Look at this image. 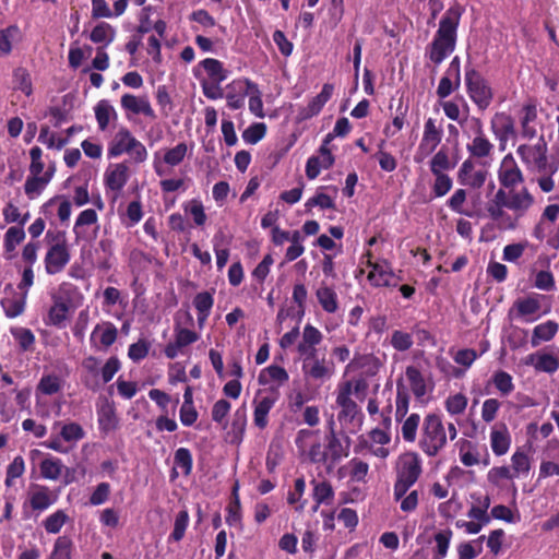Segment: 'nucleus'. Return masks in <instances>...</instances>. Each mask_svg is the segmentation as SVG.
Instances as JSON below:
<instances>
[{
    "label": "nucleus",
    "mask_w": 559,
    "mask_h": 559,
    "mask_svg": "<svg viewBox=\"0 0 559 559\" xmlns=\"http://www.w3.org/2000/svg\"><path fill=\"white\" fill-rule=\"evenodd\" d=\"M117 335H118V330L115 326V324L109 321H105V322L98 323L94 328V330L91 334V343H93L95 346H97L96 340H98L100 346L108 348L116 342Z\"/></svg>",
    "instance_id": "22"
},
{
    "label": "nucleus",
    "mask_w": 559,
    "mask_h": 559,
    "mask_svg": "<svg viewBox=\"0 0 559 559\" xmlns=\"http://www.w3.org/2000/svg\"><path fill=\"white\" fill-rule=\"evenodd\" d=\"M25 471V463L22 456H15L7 467L5 486L11 487L13 480L23 475Z\"/></svg>",
    "instance_id": "56"
},
{
    "label": "nucleus",
    "mask_w": 559,
    "mask_h": 559,
    "mask_svg": "<svg viewBox=\"0 0 559 559\" xmlns=\"http://www.w3.org/2000/svg\"><path fill=\"white\" fill-rule=\"evenodd\" d=\"M531 468L528 455L522 451L516 450L511 457V471L515 477L527 475Z\"/></svg>",
    "instance_id": "44"
},
{
    "label": "nucleus",
    "mask_w": 559,
    "mask_h": 559,
    "mask_svg": "<svg viewBox=\"0 0 559 559\" xmlns=\"http://www.w3.org/2000/svg\"><path fill=\"white\" fill-rule=\"evenodd\" d=\"M85 432L76 423L64 424L60 430V437L67 442H76L83 439Z\"/></svg>",
    "instance_id": "58"
},
{
    "label": "nucleus",
    "mask_w": 559,
    "mask_h": 559,
    "mask_svg": "<svg viewBox=\"0 0 559 559\" xmlns=\"http://www.w3.org/2000/svg\"><path fill=\"white\" fill-rule=\"evenodd\" d=\"M492 383L502 396L509 395L514 390L512 377L503 370L495 372Z\"/></svg>",
    "instance_id": "49"
},
{
    "label": "nucleus",
    "mask_w": 559,
    "mask_h": 559,
    "mask_svg": "<svg viewBox=\"0 0 559 559\" xmlns=\"http://www.w3.org/2000/svg\"><path fill=\"white\" fill-rule=\"evenodd\" d=\"M430 171L433 175H439L444 173L445 170L453 169L456 165V162H452L448 148L442 146L431 158L430 160Z\"/></svg>",
    "instance_id": "39"
},
{
    "label": "nucleus",
    "mask_w": 559,
    "mask_h": 559,
    "mask_svg": "<svg viewBox=\"0 0 559 559\" xmlns=\"http://www.w3.org/2000/svg\"><path fill=\"white\" fill-rule=\"evenodd\" d=\"M547 146L543 138H540L539 142L535 145H520L516 150L518 155L522 158V160L528 165L537 169L538 171H544L547 166Z\"/></svg>",
    "instance_id": "9"
},
{
    "label": "nucleus",
    "mask_w": 559,
    "mask_h": 559,
    "mask_svg": "<svg viewBox=\"0 0 559 559\" xmlns=\"http://www.w3.org/2000/svg\"><path fill=\"white\" fill-rule=\"evenodd\" d=\"M419 424L420 416L418 414H412L403 421L402 436L405 441L414 442L416 440Z\"/></svg>",
    "instance_id": "50"
},
{
    "label": "nucleus",
    "mask_w": 559,
    "mask_h": 559,
    "mask_svg": "<svg viewBox=\"0 0 559 559\" xmlns=\"http://www.w3.org/2000/svg\"><path fill=\"white\" fill-rule=\"evenodd\" d=\"M230 408H231V405L228 401L222 399V400H218L214 405H213V408H212V419L217 423V424H221L223 425V427H226V416L228 415V413L230 412Z\"/></svg>",
    "instance_id": "61"
},
{
    "label": "nucleus",
    "mask_w": 559,
    "mask_h": 559,
    "mask_svg": "<svg viewBox=\"0 0 559 559\" xmlns=\"http://www.w3.org/2000/svg\"><path fill=\"white\" fill-rule=\"evenodd\" d=\"M490 445L492 452L501 456L506 454L511 445V436L504 424L495 426L490 432Z\"/></svg>",
    "instance_id": "21"
},
{
    "label": "nucleus",
    "mask_w": 559,
    "mask_h": 559,
    "mask_svg": "<svg viewBox=\"0 0 559 559\" xmlns=\"http://www.w3.org/2000/svg\"><path fill=\"white\" fill-rule=\"evenodd\" d=\"M409 394L402 379L396 381V409L395 419L401 421L408 412L409 406Z\"/></svg>",
    "instance_id": "41"
},
{
    "label": "nucleus",
    "mask_w": 559,
    "mask_h": 559,
    "mask_svg": "<svg viewBox=\"0 0 559 559\" xmlns=\"http://www.w3.org/2000/svg\"><path fill=\"white\" fill-rule=\"evenodd\" d=\"M46 239L52 242V245L45 255V270L47 274L55 275L60 273L69 263L70 252L63 233L52 235V233L48 231Z\"/></svg>",
    "instance_id": "5"
},
{
    "label": "nucleus",
    "mask_w": 559,
    "mask_h": 559,
    "mask_svg": "<svg viewBox=\"0 0 559 559\" xmlns=\"http://www.w3.org/2000/svg\"><path fill=\"white\" fill-rule=\"evenodd\" d=\"M68 520L69 516L63 510H57L45 519L43 525L47 533L58 534Z\"/></svg>",
    "instance_id": "46"
},
{
    "label": "nucleus",
    "mask_w": 559,
    "mask_h": 559,
    "mask_svg": "<svg viewBox=\"0 0 559 559\" xmlns=\"http://www.w3.org/2000/svg\"><path fill=\"white\" fill-rule=\"evenodd\" d=\"M175 338L169 342L165 348V356L169 359L176 358L179 354H183L185 347L195 343L199 340V334L179 324L175 325Z\"/></svg>",
    "instance_id": "11"
},
{
    "label": "nucleus",
    "mask_w": 559,
    "mask_h": 559,
    "mask_svg": "<svg viewBox=\"0 0 559 559\" xmlns=\"http://www.w3.org/2000/svg\"><path fill=\"white\" fill-rule=\"evenodd\" d=\"M295 444L302 460L313 464L329 462L326 448L319 439V430L300 429L296 435Z\"/></svg>",
    "instance_id": "4"
},
{
    "label": "nucleus",
    "mask_w": 559,
    "mask_h": 559,
    "mask_svg": "<svg viewBox=\"0 0 559 559\" xmlns=\"http://www.w3.org/2000/svg\"><path fill=\"white\" fill-rule=\"evenodd\" d=\"M247 86L245 95H249V110L257 117L263 118V102L258 85L250 80L243 82Z\"/></svg>",
    "instance_id": "37"
},
{
    "label": "nucleus",
    "mask_w": 559,
    "mask_h": 559,
    "mask_svg": "<svg viewBox=\"0 0 559 559\" xmlns=\"http://www.w3.org/2000/svg\"><path fill=\"white\" fill-rule=\"evenodd\" d=\"M128 181V167L120 163L106 174V186L112 191H120Z\"/></svg>",
    "instance_id": "35"
},
{
    "label": "nucleus",
    "mask_w": 559,
    "mask_h": 559,
    "mask_svg": "<svg viewBox=\"0 0 559 559\" xmlns=\"http://www.w3.org/2000/svg\"><path fill=\"white\" fill-rule=\"evenodd\" d=\"M73 542L69 536H59L53 544L49 559H72Z\"/></svg>",
    "instance_id": "42"
},
{
    "label": "nucleus",
    "mask_w": 559,
    "mask_h": 559,
    "mask_svg": "<svg viewBox=\"0 0 559 559\" xmlns=\"http://www.w3.org/2000/svg\"><path fill=\"white\" fill-rule=\"evenodd\" d=\"M115 37L116 29L106 22H100L97 24L90 35V38L93 43L103 44L104 46L111 44Z\"/></svg>",
    "instance_id": "40"
},
{
    "label": "nucleus",
    "mask_w": 559,
    "mask_h": 559,
    "mask_svg": "<svg viewBox=\"0 0 559 559\" xmlns=\"http://www.w3.org/2000/svg\"><path fill=\"white\" fill-rule=\"evenodd\" d=\"M265 376L270 378V380L278 382L280 384L286 382L288 380L287 371L280 366L272 365L265 368L259 376L260 383H266L267 380H264Z\"/></svg>",
    "instance_id": "55"
},
{
    "label": "nucleus",
    "mask_w": 559,
    "mask_h": 559,
    "mask_svg": "<svg viewBox=\"0 0 559 559\" xmlns=\"http://www.w3.org/2000/svg\"><path fill=\"white\" fill-rule=\"evenodd\" d=\"M534 202V197L526 188H522L521 190L510 189V200L509 204H507V209L512 211L516 218H520L526 214Z\"/></svg>",
    "instance_id": "17"
},
{
    "label": "nucleus",
    "mask_w": 559,
    "mask_h": 559,
    "mask_svg": "<svg viewBox=\"0 0 559 559\" xmlns=\"http://www.w3.org/2000/svg\"><path fill=\"white\" fill-rule=\"evenodd\" d=\"M467 94L479 110L487 109L493 98V93L483 75L472 67L465 69Z\"/></svg>",
    "instance_id": "6"
},
{
    "label": "nucleus",
    "mask_w": 559,
    "mask_h": 559,
    "mask_svg": "<svg viewBox=\"0 0 559 559\" xmlns=\"http://www.w3.org/2000/svg\"><path fill=\"white\" fill-rule=\"evenodd\" d=\"M333 90L334 87L332 84H324L317 96L312 97L306 106L299 107L297 115L298 119L304 121L317 116L332 97Z\"/></svg>",
    "instance_id": "15"
},
{
    "label": "nucleus",
    "mask_w": 559,
    "mask_h": 559,
    "mask_svg": "<svg viewBox=\"0 0 559 559\" xmlns=\"http://www.w3.org/2000/svg\"><path fill=\"white\" fill-rule=\"evenodd\" d=\"M421 460L415 452L402 455L396 467V481L393 488L395 500L402 499L421 474Z\"/></svg>",
    "instance_id": "3"
},
{
    "label": "nucleus",
    "mask_w": 559,
    "mask_h": 559,
    "mask_svg": "<svg viewBox=\"0 0 559 559\" xmlns=\"http://www.w3.org/2000/svg\"><path fill=\"white\" fill-rule=\"evenodd\" d=\"M368 266L371 267V271L368 274V281L371 283V285L376 287L391 285V280L394 276V274L386 261L373 263L369 259Z\"/></svg>",
    "instance_id": "20"
},
{
    "label": "nucleus",
    "mask_w": 559,
    "mask_h": 559,
    "mask_svg": "<svg viewBox=\"0 0 559 559\" xmlns=\"http://www.w3.org/2000/svg\"><path fill=\"white\" fill-rule=\"evenodd\" d=\"M13 82L15 88L29 96L33 92L29 73L24 68H17L13 72Z\"/></svg>",
    "instance_id": "52"
},
{
    "label": "nucleus",
    "mask_w": 559,
    "mask_h": 559,
    "mask_svg": "<svg viewBox=\"0 0 559 559\" xmlns=\"http://www.w3.org/2000/svg\"><path fill=\"white\" fill-rule=\"evenodd\" d=\"M323 334L312 324H306L301 334V341L297 345V353L301 360L311 359L318 355L317 346L322 342Z\"/></svg>",
    "instance_id": "10"
},
{
    "label": "nucleus",
    "mask_w": 559,
    "mask_h": 559,
    "mask_svg": "<svg viewBox=\"0 0 559 559\" xmlns=\"http://www.w3.org/2000/svg\"><path fill=\"white\" fill-rule=\"evenodd\" d=\"M353 384L350 381L345 382L338 390L336 404L341 407L337 418L341 423H353L357 415L360 414L359 406L350 397Z\"/></svg>",
    "instance_id": "8"
},
{
    "label": "nucleus",
    "mask_w": 559,
    "mask_h": 559,
    "mask_svg": "<svg viewBox=\"0 0 559 559\" xmlns=\"http://www.w3.org/2000/svg\"><path fill=\"white\" fill-rule=\"evenodd\" d=\"M443 135L442 126L437 123V120L433 118H428L424 124V132L421 140L441 143Z\"/></svg>",
    "instance_id": "48"
},
{
    "label": "nucleus",
    "mask_w": 559,
    "mask_h": 559,
    "mask_svg": "<svg viewBox=\"0 0 559 559\" xmlns=\"http://www.w3.org/2000/svg\"><path fill=\"white\" fill-rule=\"evenodd\" d=\"M58 500V493L44 485H32L28 491V503L33 511L41 513Z\"/></svg>",
    "instance_id": "13"
},
{
    "label": "nucleus",
    "mask_w": 559,
    "mask_h": 559,
    "mask_svg": "<svg viewBox=\"0 0 559 559\" xmlns=\"http://www.w3.org/2000/svg\"><path fill=\"white\" fill-rule=\"evenodd\" d=\"M537 108L535 104L528 103L522 108L521 127L522 135L526 139H533L537 135L536 130Z\"/></svg>",
    "instance_id": "27"
},
{
    "label": "nucleus",
    "mask_w": 559,
    "mask_h": 559,
    "mask_svg": "<svg viewBox=\"0 0 559 559\" xmlns=\"http://www.w3.org/2000/svg\"><path fill=\"white\" fill-rule=\"evenodd\" d=\"M174 462H175L176 467L181 468L182 473L186 476L191 474L193 459H192V454L189 449H187V448L177 449L175 452Z\"/></svg>",
    "instance_id": "51"
},
{
    "label": "nucleus",
    "mask_w": 559,
    "mask_h": 559,
    "mask_svg": "<svg viewBox=\"0 0 559 559\" xmlns=\"http://www.w3.org/2000/svg\"><path fill=\"white\" fill-rule=\"evenodd\" d=\"M95 118L99 130L105 131L111 120H117L118 115L114 106L106 99L99 100L94 107Z\"/></svg>",
    "instance_id": "32"
},
{
    "label": "nucleus",
    "mask_w": 559,
    "mask_h": 559,
    "mask_svg": "<svg viewBox=\"0 0 559 559\" xmlns=\"http://www.w3.org/2000/svg\"><path fill=\"white\" fill-rule=\"evenodd\" d=\"M475 138L467 144V151L471 156L476 158L489 157L493 152V144L485 136L481 121L473 118Z\"/></svg>",
    "instance_id": "14"
},
{
    "label": "nucleus",
    "mask_w": 559,
    "mask_h": 559,
    "mask_svg": "<svg viewBox=\"0 0 559 559\" xmlns=\"http://www.w3.org/2000/svg\"><path fill=\"white\" fill-rule=\"evenodd\" d=\"M467 397L462 393H456L453 395H450L445 402L444 406L449 414L451 415H460L464 413L466 406H467Z\"/></svg>",
    "instance_id": "54"
},
{
    "label": "nucleus",
    "mask_w": 559,
    "mask_h": 559,
    "mask_svg": "<svg viewBox=\"0 0 559 559\" xmlns=\"http://www.w3.org/2000/svg\"><path fill=\"white\" fill-rule=\"evenodd\" d=\"M83 368L87 371V374L83 378L84 385L96 392L100 389L99 373V359L94 356L86 357L82 362Z\"/></svg>",
    "instance_id": "29"
},
{
    "label": "nucleus",
    "mask_w": 559,
    "mask_h": 559,
    "mask_svg": "<svg viewBox=\"0 0 559 559\" xmlns=\"http://www.w3.org/2000/svg\"><path fill=\"white\" fill-rule=\"evenodd\" d=\"M189 524V513L187 510L178 512L174 523V530L168 539L173 542H180L185 537L186 530Z\"/></svg>",
    "instance_id": "47"
},
{
    "label": "nucleus",
    "mask_w": 559,
    "mask_h": 559,
    "mask_svg": "<svg viewBox=\"0 0 559 559\" xmlns=\"http://www.w3.org/2000/svg\"><path fill=\"white\" fill-rule=\"evenodd\" d=\"M487 175V170H476L474 162L471 158H467L461 165L457 178L461 185L479 189L484 186Z\"/></svg>",
    "instance_id": "16"
},
{
    "label": "nucleus",
    "mask_w": 559,
    "mask_h": 559,
    "mask_svg": "<svg viewBox=\"0 0 559 559\" xmlns=\"http://www.w3.org/2000/svg\"><path fill=\"white\" fill-rule=\"evenodd\" d=\"M97 417L99 428L105 432L112 431L118 426L116 408L114 404L109 403L107 400L97 407Z\"/></svg>",
    "instance_id": "26"
},
{
    "label": "nucleus",
    "mask_w": 559,
    "mask_h": 559,
    "mask_svg": "<svg viewBox=\"0 0 559 559\" xmlns=\"http://www.w3.org/2000/svg\"><path fill=\"white\" fill-rule=\"evenodd\" d=\"M53 304L48 311L47 323L57 328H63L68 320L69 305L61 296L52 295Z\"/></svg>",
    "instance_id": "24"
},
{
    "label": "nucleus",
    "mask_w": 559,
    "mask_h": 559,
    "mask_svg": "<svg viewBox=\"0 0 559 559\" xmlns=\"http://www.w3.org/2000/svg\"><path fill=\"white\" fill-rule=\"evenodd\" d=\"M418 445L429 457L436 456L447 445V432L439 415L430 413L425 416Z\"/></svg>",
    "instance_id": "2"
},
{
    "label": "nucleus",
    "mask_w": 559,
    "mask_h": 559,
    "mask_svg": "<svg viewBox=\"0 0 559 559\" xmlns=\"http://www.w3.org/2000/svg\"><path fill=\"white\" fill-rule=\"evenodd\" d=\"M120 367L121 364L116 356L108 358L105 365L99 370L102 378L100 385L111 381L114 376L119 371Z\"/></svg>",
    "instance_id": "60"
},
{
    "label": "nucleus",
    "mask_w": 559,
    "mask_h": 559,
    "mask_svg": "<svg viewBox=\"0 0 559 559\" xmlns=\"http://www.w3.org/2000/svg\"><path fill=\"white\" fill-rule=\"evenodd\" d=\"M558 331V324L554 321H547L545 323L538 324L534 328L532 344L533 346L538 345V341H549L551 340Z\"/></svg>",
    "instance_id": "45"
},
{
    "label": "nucleus",
    "mask_w": 559,
    "mask_h": 559,
    "mask_svg": "<svg viewBox=\"0 0 559 559\" xmlns=\"http://www.w3.org/2000/svg\"><path fill=\"white\" fill-rule=\"evenodd\" d=\"M326 451L329 454V462L331 464H335L348 455L349 442L347 441V444L343 445L341 440L337 438L335 430H332V436H326Z\"/></svg>",
    "instance_id": "34"
},
{
    "label": "nucleus",
    "mask_w": 559,
    "mask_h": 559,
    "mask_svg": "<svg viewBox=\"0 0 559 559\" xmlns=\"http://www.w3.org/2000/svg\"><path fill=\"white\" fill-rule=\"evenodd\" d=\"M135 140L136 138H134L127 128H120L108 147L109 157H118L130 152V148L133 145L132 142Z\"/></svg>",
    "instance_id": "23"
},
{
    "label": "nucleus",
    "mask_w": 559,
    "mask_h": 559,
    "mask_svg": "<svg viewBox=\"0 0 559 559\" xmlns=\"http://www.w3.org/2000/svg\"><path fill=\"white\" fill-rule=\"evenodd\" d=\"M436 177L432 186L435 197L441 198L445 195L452 188V179L444 173L433 175Z\"/></svg>",
    "instance_id": "64"
},
{
    "label": "nucleus",
    "mask_w": 559,
    "mask_h": 559,
    "mask_svg": "<svg viewBox=\"0 0 559 559\" xmlns=\"http://www.w3.org/2000/svg\"><path fill=\"white\" fill-rule=\"evenodd\" d=\"M452 535H453V533L449 528L440 531L435 534V537H433L435 542H436L435 556L438 557V559H443L447 556Z\"/></svg>",
    "instance_id": "53"
},
{
    "label": "nucleus",
    "mask_w": 559,
    "mask_h": 559,
    "mask_svg": "<svg viewBox=\"0 0 559 559\" xmlns=\"http://www.w3.org/2000/svg\"><path fill=\"white\" fill-rule=\"evenodd\" d=\"M526 365H532L537 371L554 373L559 368L558 359L550 354H531Z\"/></svg>",
    "instance_id": "31"
},
{
    "label": "nucleus",
    "mask_w": 559,
    "mask_h": 559,
    "mask_svg": "<svg viewBox=\"0 0 559 559\" xmlns=\"http://www.w3.org/2000/svg\"><path fill=\"white\" fill-rule=\"evenodd\" d=\"M63 469L64 465L62 461L50 455L43 459L39 463L40 476L44 479L57 480L62 475Z\"/></svg>",
    "instance_id": "33"
},
{
    "label": "nucleus",
    "mask_w": 559,
    "mask_h": 559,
    "mask_svg": "<svg viewBox=\"0 0 559 559\" xmlns=\"http://www.w3.org/2000/svg\"><path fill=\"white\" fill-rule=\"evenodd\" d=\"M278 397L280 393L276 390H260L257 393L253 400V423L258 428L264 429L267 426V415L277 402Z\"/></svg>",
    "instance_id": "7"
},
{
    "label": "nucleus",
    "mask_w": 559,
    "mask_h": 559,
    "mask_svg": "<svg viewBox=\"0 0 559 559\" xmlns=\"http://www.w3.org/2000/svg\"><path fill=\"white\" fill-rule=\"evenodd\" d=\"M302 372L307 378L325 381L333 376L334 364L326 360L324 356L320 358L319 355H316L311 359L302 360Z\"/></svg>",
    "instance_id": "12"
},
{
    "label": "nucleus",
    "mask_w": 559,
    "mask_h": 559,
    "mask_svg": "<svg viewBox=\"0 0 559 559\" xmlns=\"http://www.w3.org/2000/svg\"><path fill=\"white\" fill-rule=\"evenodd\" d=\"M121 107L133 115L142 114L151 119L156 118L155 111L152 108L147 96H135L133 94H124L121 97Z\"/></svg>",
    "instance_id": "18"
},
{
    "label": "nucleus",
    "mask_w": 559,
    "mask_h": 559,
    "mask_svg": "<svg viewBox=\"0 0 559 559\" xmlns=\"http://www.w3.org/2000/svg\"><path fill=\"white\" fill-rule=\"evenodd\" d=\"M348 465L350 467V479L353 481L365 483L369 465L358 459L350 460Z\"/></svg>",
    "instance_id": "59"
},
{
    "label": "nucleus",
    "mask_w": 559,
    "mask_h": 559,
    "mask_svg": "<svg viewBox=\"0 0 559 559\" xmlns=\"http://www.w3.org/2000/svg\"><path fill=\"white\" fill-rule=\"evenodd\" d=\"M462 13L461 5L450 7L441 17L432 41L426 47L425 56L436 66L441 64L454 51Z\"/></svg>",
    "instance_id": "1"
},
{
    "label": "nucleus",
    "mask_w": 559,
    "mask_h": 559,
    "mask_svg": "<svg viewBox=\"0 0 559 559\" xmlns=\"http://www.w3.org/2000/svg\"><path fill=\"white\" fill-rule=\"evenodd\" d=\"M186 154L187 145L185 143H179L165 153L164 162L169 166H177L183 160Z\"/></svg>",
    "instance_id": "62"
},
{
    "label": "nucleus",
    "mask_w": 559,
    "mask_h": 559,
    "mask_svg": "<svg viewBox=\"0 0 559 559\" xmlns=\"http://www.w3.org/2000/svg\"><path fill=\"white\" fill-rule=\"evenodd\" d=\"M556 449L558 454L552 456V459L557 461H543L539 466V478H547L550 476H559V442L556 443Z\"/></svg>",
    "instance_id": "63"
},
{
    "label": "nucleus",
    "mask_w": 559,
    "mask_h": 559,
    "mask_svg": "<svg viewBox=\"0 0 559 559\" xmlns=\"http://www.w3.org/2000/svg\"><path fill=\"white\" fill-rule=\"evenodd\" d=\"M491 130L500 141H507L510 136L515 134L513 119L503 112L493 116Z\"/></svg>",
    "instance_id": "25"
},
{
    "label": "nucleus",
    "mask_w": 559,
    "mask_h": 559,
    "mask_svg": "<svg viewBox=\"0 0 559 559\" xmlns=\"http://www.w3.org/2000/svg\"><path fill=\"white\" fill-rule=\"evenodd\" d=\"M25 239V231L22 227L11 226L3 239L4 258L11 260L15 257L16 247Z\"/></svg>",
    "instance_id": "30"
},
{
    "label": "nucleus",
    "mask_w": 559,
    "mask_h": 559,
    "mask_svg": "<svg viewBox=\"0 0 559 559\" xmlns=\"http://www.w3.org/2000/svg\"><path fill=\"white\" fill-rule=\"evenodd\" d=\"M499 180L504 188H513L523 181V175L512 155H507L501 162Z\"/></svg>",
    "instance_id": "19"
},
{
    "label": "nucleus",
    "mask_w": 559,
    "mask_h": 559,
    "mask_svg": "<svg viewBox=\"0 0 559 559\" xmlns=\"http://www.w3.org/2000/svg\"><path fill=\"white\" fill-rule=\"evenodd\" d=\"M317 299L322 309L328 313H334L338 309L337 295L335 290L322 284L316 292Z\"/></svg>",
    "instance_id": "36"
},
{
    "label": "nucleus",
    "mask_w": 559,
    "mask_h": 559,
    "mask_svg": "<svg viewBox=\"0 0 559 559\" xmlns=\"http://www.w3.org/2000/svg\"><path fill=\"white\" fill-rule=\"evenodd\" d=\"M52 178V173L46 171L43 176L31 175L25 182L24 190L29 199L39 195Z\"/></svg>",
    "instance_id": "38"
},
{
    "label": "nucleus",
    "mask_w": 559,
    "mask_h": 559,
    "mask_svg": "<svg viewBox=\"0 0 559 559\" xmlns=\"http://www.w3.org/2000/svg\"><path fill=\"white\" fill-rule=\"evenodd\" d=\"M266 126L262 122H257L242 132V139L248 144H255L264 138Z\"/></svg>",
    "instance_id": "57"
},
{
    "label": "nucleus",
    "mask_w": 559,
    "mask_h": 559,
    "mask_svg": "<svg viewBox=\"0 0 559 559\" xmlns=\"http://www.w3.org/2000/svg\"><path fill=\"white\" fill-rule=\"evenodd\" d=\"M405 374L413 394L418 401H421L428 392V385L425 377L415 366H408L405 370Z\"/></svg>",
    "instance_id": "28"
},
{
    "label": "nucleus",
    "mask_w": 559,
    "mask_h": 559,
    "mask_svg": "<svg viewBox=\"0 0 559 559\" xmlns=\"http://www.w3.org/2000/svg\"><path fill=\"white\" fill-rule=\"evenodd\" d=\"M206 71L212 81L222 83L227 79V70L223 68V63L213 58H206L200 63Z\"/></svg>",
    "instance_id": "43"
}]
</instances>
